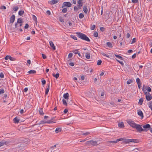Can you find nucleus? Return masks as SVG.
<instances>
[{
    "mask_svg": "<svg viewBox=\"0 0 152 152\" xmlns=\"http://www.w3.org/2000/svg\"><path fill=\"white\" fill-rule=\"evenodd\" d=\"M136 82L137 84L141 83L140 80L138 78H137L136 79Z\"/></svg>",
    "mask_w": 152,
    "mask_h": 152,
    "instance_id": "obj_46",
    "label": "nucleus"
},
{
    "mask_svg": "<svg viewBox=\"0 0 152 152\" xmlns=\"http://www.w3.org/2000/svg\"><path fill=\"white\" fill-rule=\"evenodd\" d=\"M137 114L141 117L142 119L143 118L144 116L143 113L141 110H137Z\"/></svg>",
    "mask_w": 152,
    "mask_h": 152,
    "instance_id": "obj_8",
    "label": "nucleus"
},
{
    "mask_svg": "<svg viewBox=\"0 0 152 152\" xmlns=\"http://www.w3.org/2000/svg\"><path fill=\"white\" fill-rule=\"evenodd\" d=\"M0 77L1 78H3L4 77V75L3 73L1 72L0 73Z\"/></svg>",
    "mask_w": 152,
    "mask_h": 152,
    "instance_id": "obj_52",
    "label": "nucleus"
},
{
    "mask_svg": "<svg viewBox=\"0 0 152 152\" xmlns=\"http://www.w3.org/2000/svg\"><path fill=\"white\" fill-rule=\"evenodd\" d=\"M20 120L16 118V117L15 118L13 119V121H14V122L16 123H18V122H19Z\"/></svg>",
    "mask_w": 152,
    "mask_h": 152,
    "instance_id": "obj_25",
    "label": "nucleus"
},
{
    "mask_svg": "<svg viewBox=\"0 0 152 152\" xmlns=\"http://www.w3.org/2000/svg\"><path fill=\"white\" fill-rule=\"evenodd\" d=\"M72 52L75 54H77L78 53V51L77 50L75 49L73 50L72 51Z\"/></svg>",
    "mask_w": 152,
    "mask_h": 152,
    "instance_id": "obj_36",
    "label": "nucleus"
},
{
    "mask_svg": "<svg viewBox=\"0 0 152 152\" xmlns=\"http://www.w3.org/2000/svg\"><path fill=\"white\" fill-rule=\"evenodd\" d=\"M148 105L149 106V107L152 110V102L150 101L148 103Z\"/></svg>",
    "mask_w": 152,
    "mask_h": 152,
    "instance_id": "obj_24",
    "label": "nucleus"
},
{
    "mask_svg": "<svg viewBox=\"0 0 152 152\" xmlns=\"http://www.w3.org/2000/svg\"><path fill=\"white\" fill-rule=\"evenodd\" d=\"M28 26H29V25L28 24H26L25 26H24V28H25V29H27V28H28Z\"/></svg>",
    "mask_w": 152,
    "mask_h": 152,
    "instance_id": "obj_57",
    "label": "nucleus"
},
{
    "mask_svg": "<svg viewBox=\"0 0 152 152\" xmlns=\"http://www.w3.org/2000/svg\"><path fill=\"white\" fill-rule=\"evenodd\" d=\"M4 93V90L3 89H0V94H1Z\"/></svg>",
    "mask_w": 152,
    "mask_h": 152,
    "instance_id": "obj_49",
    "label": "nucleus"
},
{
    "mask_svg": "<svg viewBox=\"0 0 152 152\" xmlns=\"http://www.w3.org/2000/svg\"><path fill=\"white\" fill-rule=\"evenodd\" d=\"M86 58L88 59H89L90 58V53H86L85 54Z\"/></svg>",
    "mask_w": 152,
    "mask_h": 152,
    "instance_id": "obj_16",
    "label": "nucleus"
},
{
    "mask_svg": "<svg viewBox=\"0 0 152 152\" xmlns=\"http://www.w3.org/2000/svg\"><path fill=\"white\" fill-rule=\"evenodd\" d=\"M23 23L22 19L21 18H19L18 19L17 23Z\"/></svg>",
    "mask_w": 152,
    "mask_h": 152,
    "instance_id": "obj_29",
    "label": "nucleus"
},
{
    "mask_svg": "<svg viewBox=\"0 0 152 152\" xmlns=\"http://www.w3.org/2000/svg\"><path fill=\"white\" fill-rule=\"evenodd\" d=\"M146 90L148 91V92H149L151 91V89L150 87H148Z\"/></svg>",
    "mask_w": 152,
    "mask_h": 152,
    "instance_id": "obj_53",
    "label": "nucleus"
},
{
    "mask_svg": "<svg viewBox=\"0 0 152 152\" xmlns=\"http://www.w3.org/2000/svg\"><path fill=\"white\" fill-rule=\"evenodd\" d=\"M63 8V9L62 10V12L64 13L66 12L67 11V9L64 8Z\"/></svg>",
    "mask_w": 152,
    "mask_h": 152,
    "instance_id": "obj_45",
    "label": "nucleus"
},
{
    "mask_svg": "<svg viewBox=\"0 0 152 152\" xmlns=\"http://www.w3.org/2000/svg\"><path fill=\"white\" fill-rule=\"evenodd\" d=\"M136 38H134L132 41V42L131 43V44H132L133 43H134L136 42Z\"/></svg>",
    "mask_w": 152,
    "mask_h": 152,
    "instance_id": "obj_55",
    "label": "nucleus"
},
{
    "mask_svg": "<svg viewBox=\"0 0 152 152\" xmlns=\"http://www.w3.org/2000/svg\"><path fill=\"white\" fill-rule=\"evenodd\" d=\"M53 77H55L57 79L59 77V73H56V75H54V74H53Z\"/></svg>",
    "mask_w": 152,
    "mask_h": 152,
    "instance_id": "obj_30",
    "label": "nucleus"
},
{
    "mask_svg": "<svg viewBox=\"0 0 152 152\" xmlns=\"http://www.w3.org/2000/svg\"><path fill=\"white\" fill-rule=\"evenodd\" d=\"M83 10L85 13L86 14L87 13L88 9L86 6H84L83 7Z\"/></svg>",
    "mask_w": 152,
    "mask_h": 152,
    "instance_id": "obj_20",
    "label": "nucleus"
},
{
    "mask_svg": "<svg viewBox=\"0 0 152 152\" xmlns=\"http://www.w3.org/2000/svg\"><path fill=\"white\" fill-rule=\"evenodd\" d=\"M56 147V145L50 147V148L51 149H54Z\"/></svg>",
    "mask_w": 152,
    "mask_h": 152,
    "instance_id": "obj_63",
    "label": "nucleus"
},
{
    "mask_svg": "<svg viewBox=\"0 0 152 152\" xmlns=\"http://www.w3.org/2000/svg\"><path fill=\"white\" fill-rule=\"evenodd\" d=\"M107 46L109 48H112L113 45L110 42H108L107 43Z\"/></svg>",
    "mask_w": 152,
    "mask_h": 152,
    "instance_id": "obj_26",
    "label": "nucleus"
},
{
    "mask_svg": "<svg viewBox=\"0 0 152 152\" xmlns=\"http://www.w3.org/2000/svg\"><path fill=\"white\" fill-rule=\"evenodd\" d=\"M116 60L119 62L121 65L123 66L124 65V64L122 61H120L117 59H116Z\"/></svg>",
    "mask_w": 152,
    "mask_h": 152,
    "instance_id": "obj_50",
    "label": "nucleus"
},
{
    "mask_svg": "<svg viewBox=\"0 0 152 152\" xmlns=\"http://www.w3.org/2000/svg\"><path fill=\"white\" fill-rule=\"evenodd\" d=\"M128 124L132 127L134 128L136 124L134 122L131 120H128L127 121Z\"/></svg>",
    "mask_w": 152,
    "mask_h": 152,
    "instance_id": "obj_3",
    "label": "nucleus"
},
{
    "mask_svg": "<svg viewBox=\"0 0 152 152\" xmlns=\"http://www.w3.org/2000/svg\"><path fill=\"white\" fill-rule=\"evenodd\" d=\"M96 81H97V79L96 78H95L94 79V82L96 84V85H98V83L97 82H96Z\"/></svg>",
    "mask_w": 152,
    "mask_h": 152,
    "instance_id": "obj_59",
    "label": "nucleus"
},
{
    "mask_svg": "<svg viewBox=\"0 0 152 152\" xmlns=\"http://www.w3.org/2000/svg\"><path fill=\"white\" fill-rule=\"evenodd\" d=\"M115 56L116 57H117V58L121 59V60H123V58L121 56H120L118 55H116V54H115Z\"/></svg>",
    "mask_w": 152,
    "mask_h": 152,
    "instance_id": "obj_31",
    "label": "nucleus"
},
{
    "mask_svg": "<svg viewBox=\"0 0 152 152\" xmlns=\"http://www.w3.org/2000/svg\"><path fill=\"white\" fill-rule=\"evenodd\" d=\"M0 8L2 9H6V7L4 6H2L0 7Z\"/></svg>",
    "mask_w": 152,
    "mask_h": 152,
    "instance_id": "obj_64",
    "label": "nucleus"
},
{
    "mask_svg": "<svg viewBox=\"0 0 152 152\" xmlns=\"http://www.w3.org/2000/svg\"><path fill=\"white\" fill-rule=\"evenodd\" d=\"M73 54L72 53H70L68 55V58H70L72 57V56Z\"/></svg>",
    "mask_w": 152,
    "mask_h": 152,
    "instance_id": "obj_44",
    "label": "nucleus"
},
{
    "mask_svg": "<svg viewBox=\"0 0 152 152\" xmlns=\"http://www.w3.org/2000/svg\"><path fill=\"white\" fill-rule=\"evenodd\" d=\"M145 98L148 101H149L152 99V96L151 95L150 93L148 92H145Z\"/></svg>",
    "mask_w": 152,
    "mask_h": 152,
    "instance_id": "obj_2",
    "label": "nucleus"
},
{
    "mask_svg": "<svg viewBox=\"0 0 152 152\" xmlns=\"http://www.w3.org/2000/svg\"><path fill=\"white\" fill-rule=\"evenodd\" d=\"M76 34L78 37L88 42L90 41L89 39L85 34L80 32H77Z\"/></svg>",
    "mask_w": 152,
    "mask_h": 152,
    "instance_id": "obj_1",
    "label": "nucleus"
},
{
    "mask_svg": "<svg viewBox=\"0 0 152 152\" xmlns=\"http://www.w3.org/2000/svg\"><path fill=\"white\" fill-rule=\"evenodd\" d=\"M19 8L18 6H15L13 8V9L15 11H16Z\"/></svg>",
    "mask_w": 152,
    "mask_h": 152,
    "instance_id": "obj_39",
    "label": "nucleus"
},
{
    "mask_svg": "<svg viewBox=\"0 0 152 152\" xmlns=\"http://www.w3.org/2000/svg\"><path fill=\"white\" fill-rule=\"evenodd\" d=\"M42 85H45L46 83V81L45 80H43L42 81Z\"/></svg>",
    "mask_w": 152,
    "mask_h": 152,
    "instance_id": "obj_61",
    "label": "nucleus"
},
{
    "mask_svg": "<svg viewBox=\"0 0 152 152\" xmlns=\"http://www.w3.org/2000/svg\"><path fill=\"white\" fill-rule=\"evenodd\" d=\"M71 37L72 38H73V39H74V40H77V38L76 37H75V36H74V35H71Z\"/></svg>",
    "mask_w": 152,
    "mask_h": 152,
    "instance_id": "obj_51",
    "label": "nucleus"
},
{
    "mask_svg": "<svg viewBox=\"0 0 152 152\" xmlns=\"http://www.w3.org/2000/svg\"><path fill=\"white\" fill-rule=\"evenodd\" d=\"M58 0H52L50 1V3L51 4H54L57 3L58 2Z\"/></svg>",
    "mask_w": 152,
    "mask_h": 152,
    "instance_id": "obj_14",
    "label": "nucleus"
},
{
    "mask_svg": "<svg viewBox=\"0 0 152 152\" xmlns=\"http://www.w3.org/2000/svg\"><path fill=\"white\" fill-rule=\"evenodd\" d=\"M15 20V16L12 15L10 17V22L11 23H13Z\"/></svg>",
    "mask_w": 152,
    "mask_h": 152,
    "instance_id": "obj_9",
    "label": "nucleus"
},
{
    "mask_svg": "<svg viewBox=\"0 0 152 152\" xmlns=\"http://www.w3.org/2000/svg\"><path fill=\"white\" fill-rule=\"evenodd\" d=\"M49 43L50 47H51L54 50H55L56 49L53 42L51 41L49 42Z\"/></svg>",
    "mask_w": 152,
    "mask_h": 152,
    "instance_id": "obj_12",
    "label": "nucleus"
},
{
    "mask_svg": "<svg viewBox=\"0 0 152 152\" xmlns=\"http://www.w3.org/2000/svg\"><path fill=\"white\" fill-rule=\"evenodd\" d=\"M118 126L120 128H123L124 127V125L123 122H121L118 124Z\"/></svg>",
    "mask_w": 152,
    "mask_h": 152,
    "instance_id": "obj_18",
    "label": "nucleus"
},
{
    "mask_svg": "<svg viewBox=\"0 0 152 152\" xmlns=\"http://www.w3.org/2000/svg\"><path fill=\"white\" fill-rule=\"evenodd\" d=\"M63 97L65 99L68 100L69 98V94L68 93H67L63 95Z\"/></svg>",
    "mask_w": 152,
    "mask_h": 152,
    "instance_id": "obj_13",
    "label": "nucleus"
},
{
    "mask_svg": "<svg viewBox=\"0 0 152 152\" xmlns=\"http://www.w3.org/2000/svg\"><path fill=\"white\" fill-rule=\"evenodd\" d=\"M141 126V125H140L136 124L134 128L136 129L139 132L143 131L144 129L142 128Z\"/></svg>",
    "mask_w": 152,
    "mask_h": 152,
    "instance_id": "obj_5",
    "label": "nucleus"
},
{
    "mask_svg": "<svg viewBox=\"0 0 152 152\" xmlns=\"http://www.w3.org/2000/svg\"><path fill=\"white\" fill-rule=\"evenodd\" d=\"M102 62V61L101 60H98L97 63V64L98 65H100L101 63Z\"/></svg>",
    "mask_w": 152,
    "mask_h": 152,
    "instance_id": "obj_47",
    "label": "nucleus"
},
{
    "mask_svg": "<svg viewBox=\"0 0 152 152\" xmlns=\"http://www.w3.org/2000/svg\"><path fill=\"white\" fill-rule=\"evenodd\" d=\"M124 142L126 143H128L129 142H130V139H126L125 140Z\"/></svg>",
    "mask_w": 152,
    "mask_h": 152,
    "instance_id": "obj_48",
    "label": "nucleus"
},
{
    "mask_svg": "<svg viewBox=\"0 0 152 152\" xmlns=\"http://www.w3.org/2000/svg\"><path fill=\"white\" fill-rule=\"evenodd\" d=\"M42 58L43 59H45L46 58V56L44 54L42 53Z\"/></svg>",
    "mask_w": 152,
    "mask_h": 152,
    "instance_id": "obj_58",
    "label": "nucleus"
},
{
    "mask_svg": "<svg viewBox=\"0 0 152 152\" xmlns=\"http://www.w3.org/2000/svg\"><path fill=\"white\" fill-rule=\"evenodd\" d=\"M107 144L108 143H117V140L116 141H110L107 142Z\"/></svg>",
    "mask_w": 152,
    "mask_h": 152,
    "instance_id": "obj_32",
    "label": "nucleus"
},
{
    "mask_svg": "<svg viewBox=\"0 0 152 152\" xmlns=\"http://www.w3.org/2000/svg\"><path fill=\"white\" fill-rule=\"evenodd\" d=\"M90 134V132H86L85 133H83L82 134L84 136H87Z\"/></svg>",
    "mask_w": 152,
    "mask_h": 152,
    "instance_id": "obj_43",
    "label": "nucleus"
},
{
    "mask_svg": "<svg viewBox=\"0 0 152 152\" xmlns=\"http://www.w3.org/2000/svg\"><path fill=\"white\" fill-rule=\"evenodd\" d=\"M28 73L29 74H35L36 73V71L34 70H31L28 72Z\"/></svg>",
    "mask_w": 152,
    "mask_h": 152,
    "instance_id": "obj_23",
    "label": "nucleus"
},
{
    "mask_svg": "<svg viewBox=\"0 0 152 152\" xmlns=\"http://www.w3.org/2000/svg\"><path fill=\"white\" fill-rule=\"evenodd\" d=\"M65 6L71 7L72 6V4L69 2H65L63 3L62 8H63Z\"/></svg>",
    "mask_w": 152,
    "mask_h": 152,
    "instance_id": "obj_7",
    "label": "nucleus"
},
{
    "mask_svg": "<svg viewBox=\"0 0 152 152\" xmlns=\"http://www.w3.org/2000/svg\"><path fill=\"white\" fill-rule=\"evenodd\" d=\"M50 84L49 83L48 84V87L46 89L45 92V94H47L48 93L49 89H50Z\"/></svg>",
    "mask_w": 152,
    "mask_h": 152,
    "instance_id": "obj_15",
    "label": "nucleus"
},
{
    "mask_svg": "<svg viewBox=\"0 0 152 152\" xmlns=\"http://www.w3.org/2000/svg\"><path fill=\"white\" fill-rule=\"evenodd\" d=\"M105 28L103 27H101L100 28V29L101 31H104L105 30Z\"/></svg>",
    "mask_w": 152,
    "mask_h": 152,
    "instance_id": "obj_62",
    "label": "nucleus"
},
{
    "mask_svg": "<svg viewBox=\"0 0 152 152\" xmlns=\"http://www.w3.org/2000/svg\"><path fill=\"white\" fill-rule=\"evenodd\" d=\"M86 144L91 145L93 146L96 145H98L97 142L95 141L90 140L86 142Z\"/></svg>",
    "mask_w": 152,
    "mask_h": 152,
    "instance_id": "obj_4",
    "label": "nucleus"
},
{
    "mask_svg": "<svg viewBox=\"0 0 152 152\" xmlns=\"http://www.w3.org/2000/svg\"><path fill=\"white\" fill-rule=\"evenodd\" d=\"M32 18L33 20L35 22H37V18L34 15H33Z\"/></svg>",
    "mask_w": 152,
    "mask_h": 152,
    "instance_id": "obj_38",
    "label": "nucleus"
},
{
    "mask_svg": "<svg viewBox=\"0 0 152 152\" xmlns=\"http://www.w3.org/2000/svg\"><path fill=\"white\" fill-rule=\"evenodd\" d=\"M61 131V128H57L55 130V132L56 133H58Z\"/></svg>",
    "mask_w": 152,
    "mask_h": 152,
    "instance_id": "obj_17",
    "label": "nucleus"
},
{
    "mask_svg": "<svg viewBox=\"0 0 152 152\" xmlns=\"http://www.w3.org/2000/svg\"><path fill=\"white\" fill-rule=\"evenodd\" d=\"M53 118H52L51 120H49V121H47V123H55L56 122H54L53 121H52Z\"/></svg>",
    "mask_w": 152,
    "mask_h": 152,
    "instance_id": "obj_34",
    "label": "nucleus"
},
{
    "mask_svg": "<svg viewBox=\"0 0 152 152\" xmlns=\"http://www.w3.org/2000/svg\"><path fill=\"white\" fill-rule=\"evenodd\" d=\"M2 146L4 145H7L9 144L10 142V141H4L2 140L1 141Z\"/></svg>",
    "mask_w": 152,
    "mask_h": 152,
    "instance_id": "obj_11",
    "label": "nucleus"
},
{
    "mask_svg": "<svg viewBox=\"0 0 152 152\" xmlns=\"http://www.w3.org/2000/svg\"><path fill=\"white\" fill-rule=\"evenodd\" d=\"M24 13V12L23 10H21L19 11L18 14L20 16H22L23 15Z\"/></svg>",
    "mask_w": 152,
    "mask_h": 152,
    "instance_id": "obj_21",
    "label": "nucleus"
},
{
    "mask_svg": "<svg viewBox=\"0 0 152 152\" xmlns=\"http://www.w3.org/2000/svg\"><path fill=\"white\" fill-rule=\"evenodd\" d=\"M143 127L144 128L143 129V131H147L149 128H151V126L149 124H147L143 126Z\"/></svg>",
    "mask_w": 152,
    "mask_h": 152,
    "instance_id": "obj_6",
    "label": "nucleus"
},
{
    "mask_svg": "<svg viewBox=\"0 0 152 152\" xmlns=\"http://www.w3.org/2000/svg\"><path fill=\"white\" fill-rule=\"evenodd\" d=\"M9 59L11 61H14L15 60V59L12 57H11L10 56H9Z\"/></svg>",
    "mask_w": 152,
    "mask_h": 152,
    "instance_id": "obj_42",
    "label": "nucleus"
},
{
    "mask_svg": "<svg viewBox=\"0 0 152 152\" xmlns=\"http://www.w3.org/2000/svg\"><path fill=\"white\" fill-rule=\"evenodd\" d=\"M95 26L94 25H93L91 27V29L92 30H93L94 29Z\"/></svg>",
    "mask_w": 152,
    "mask_h": 152,
    "instance_id": "obj_60",
    "label": "nucleus"
},
{
    "mask_svg": "<svg viewBox=\"0 0 152 152\" xmlns=\"http://www.w3.org/2000/svg\"><path fill=\"white\" fill-rule=\"evenodd\" d=\"M98 34L97 32L95 31L94 32V37H98Z\"/></svg>",
    "mask_w": 152,
    "mask_h": 152,
    "instance_id": "obj_40",
    "label": "nucleus"
},
{
    "mask_svg": "<svg viewBox=\"0 0 152 152\" xmlns=\"http://www.w3.org/2000/svg\"><path fill=\"white\" fill-rule=\"evenodd\" d=\"M39 113L40 115H43L44 113L43 112L42 108H39Z\"/></svg>",
    "mask_w": 152,
    "mask_h": 152,
    "instance_id": "obj_19",
    "label": "nucleus"
},
{
    "mask_svg": "<svg viewBox=\"0 0 152 152\" xmlns=\"http://www.w3.org/2000/svg\"><path fill=\"white\" fill-rule=\"evenodd\" d=\"M143 101V99L142 98H140L139 100L138 103L140 104V105H141L142 104Z\"/></svg>",
    "mask_w": 152,
    "mask_h": 152,
    "instance_id": "obj_28",
    "label": "nucleus"
},
{
    "mask_svg": "<svg viewBox=\"0 0 152 152\" xmlns=\"http://www.w3.org/2000/svg\"><path fill=\"white\" fill-rule=\"evenodd\" d=\"M84 17V15L83 13H81L79 14V18L80 19L82 18H83Z\"/></svg>",
    "mask_w": 152,
    "mask_h": 152,
    "instance_id": "obj_35",
    "label": "nucleus"
},
{
    "mask_svg": "<svg viewBox=\"0 0 152 152\" xmlns=\"http://www.w3.org/2000/svg\"><path fill=\"white\" fill-rule=\"evenodd\" d=\"M62 101H63V104L65 106H67V103L66 102V100H65L64 99H63Z\"/></svg>",
    "mask_w": 152,
    "mask_h": 152,
    "instance_id": "obj_37",
    "label": "nucleus"
},
{
    "mask_svg": "<svg viewBox=\"0 0 152 152\" xmlns=\"http://www.w3.org/2000/svg\"><path fill=\"white\" fill-rule=\"evenodd\" d=\"M138 0H132V2L133 3H137L138 2Z\"/></svg>",
    "mask_w": 152,
    "mask_h": 152,
    "instance_id": "obj_56",
    "label": "nucleus"
},
{
    "mask_svg": "<svg viewBox=\"0 0 152 152\" xmlns=\"http://www.w3.org/2000/svg\"><path fill=\"white\" fill-rule=\"evenodd\" d=\"M82 0H79L77 1V6L79 7V9H80V7L83 5V3L82 2Z\"/></svg>",
    "mask_w": 152,
    "mask_h": 152,
    "instance_id": "obj_10",
    "label": "nucleus"
},
{
    "mask_svg": "<svg viewBox=\"0 0 152 152\" xmlns=\"http://www.w3.org/2000/svg\"><path fill=\"white\" fill-rule=\"evenodd\" d=\"M59 20L61 22L63 23L64 22V20L62 18L59 17Z\"/></svg>",
    "mask_w": 152,
    "mask_h": 152,
    "instance_id": "obj_41",
    "label": "nucleus"
},
{
    "mask_svg": "<svg viewBox=\"0 0 152 152\" xmlns=\"http://www.w3.org/2000/svg\"><path fill=\"white\" fill-rule=\"evenodd\" d=\"M138 140L136 139H130V142H138Z\"/></svg>",
    "mask_w": 152,
    "mask_h": 152,
    "instance_id": "obj_27",
    "label": "nucleus"
},
{
    "mask_svg": "<svg viewBox=\"0 0 152 152\" xmlns=\"http://www.w3.org/2000/svg\"><path fill=\"white\" fill-rule=\"evenodd\" d=\"M45 123H47V121L45 120L41 121H40L39 123H38V124H43Z\"/></svg>",
    "mask_w": 152,
    "mask_h": 152,
    "instance_id": "obj_22",
    "label": "nucleus"
},
{
    "mask_svg": "<svg viewBox=\"0 0 152 152\" xmlns=\"http://www.w3.org/2000/svg\"><path fill=\"white\" fill-rule=\"evenodd\" d=\"M102 54L104 56H105L108 58H109V55H108L106 54L103 53H102Z\"/></svg>",
    "mask_w": 152,
    "mask_h": 152,
    "instance_id": "obj_54",
    "label": "nucleus"
},
{
    "mask_svg": "<svg viewBox=\"0 0 152 152\" xmlns=\"http://www.w3.org/2000/svg\"><path fill=\"white\" fill-rule=\"evenodd\" d=\"M133 80L132 79H129L127 81V84H130L132 83Z\"/></svg>",
    "mask_w": 152,
    "mask_h": 152,
    "instance_id": "obj_33",
    "label": "nucleus"
}]
</instances>
